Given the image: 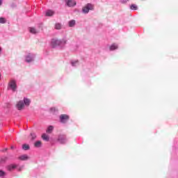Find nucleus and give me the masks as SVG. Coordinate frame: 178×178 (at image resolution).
Instances as JSON below:
<instances>
[{"mask_svg": "<svg viewBox=\"0 0 178 178\" xmlns=\"http://www.w3.org/2000/svg\"><path fill=\"white\" fill-rule=\"evenodd\" d=\"M94 9V6L91 3H88L86 6H85L83 9L82 12L84 13H88L90 10H92Z\"/></svg>", "mask_w": 178, "mask_h": 178, "instance_id": "nucleus-1", "label": "nucleus"}, {"mask_svg": "<svg viewBox=\"0 0 178 178\" xmlns=\"http://www.w3.org/2000/svg\"><path fill=\"white\" fill-rule=\"evenodd\" d=\"M70 117L66 114H62L60 115V121L61 123H66L69 120Z\"/></svg>", "mask_w": 178, "mask_h": 178, "instance_id": "nucleus-2", "label": "nucleus"}, {"mask_svg": "<svg viewBox=\"0 0 178 178\" xmlns=\"http://www.w3.org/2000/svg\"><path fill=\"white\" fill-rule=\"evenodd\" d=\"M8 86L10 88H11V90H13V91H16V88L17 87V86L16 85V81L11 80L9 82Z\"/></svg>", "mask_w": 178, "mask_h": 178, "instance_id": "nucleus-3", "label": "nucleus"}, {"mask_svg": "<svg viewBox=\"0 0 178 178\" xmlns=\"http://www.w3.org/2000/svg\"><path fill=\"white\" fill-rule=\"evenodd\" d=\"M16 106H17V109H18V111H22V109H23V108H24V102H23V101H19L17 102Z\"/></svg>", "mask_w": 178, "mask_h": 178, "instance_id": "nucleus-4", "label": "nucleus"}, {"mask_svg": "<svg viewBox=\"0 0 178 178\" xmlns=\"http://www.w3.org/2000/svg\"><path fill=\"white\" fill-rule=\"evenodd\" d=\"M51 44L53 47H56V45H60L62 44V41L58 39H53L51 41Z\"/></svg>", "mask_w": 178, "mask_h": 178, "instance_id": "nucleus-5", "label": "nucleus"}, {"mask_svg": "<svg viewBox=\"0 0 178 178\" xmlns=\"http://www.w3.org/2000/svg\"><path fill=\"white\" fill-rule=\"evenodd\" d=\"M29 32L31 33V34H38V33H40V31L35 27H29Z\"/></svg>", "mask_w": 178, "mask_h": 178, "instance_id": "nucleus-6", "label": "nucleus"}, {"mask_svg": "<svg viewBox=\"0 0 178 178\" xmlns=\"http://www.w3.org/2000/svg\"><path fill=\"white\" fill-rule=\"evenodd\" d=\"M58 140L60 144H65V143H66V137L65 136H59Z\"/></svg>", "mask_w": 178, "mask_h": 178, "instance_id": "nucleus-7", "label": "nucleus"}, {"mask_svg": "<svg viewBox=\"0 0 178 178\" xmlns=\"http://www.w3.org/2000/svg\"><path fill=\"white\" fill-rule=\"evenodd\" d=\"M67 6H70V7L75 6L76 1L74 0H67Z\"/></svg>", "mask_w": 178, "mask_h": 178, "instance_id": "nucleus-8", "label": "nucleus"}, {"mask_svg": "<svg viewBox=\"0 0 178 178\" xmlns=\"http://www.w3.org/2000/svg\"><path fill=\"white\" fill-rule=\"evenodd\" d=\"M34 147H35V148H41V147H42V142H41V140H37L34 143Z\"/></svg>", "mask_w": 178, "mask_h": 178, "instance_id": "nucleus-9", "label": "nucleus"}, {"mask_svg": "<svg viewBox=\"0 0 178 178\" xmlns=\"http://www.w3.org/2000/svg\"><path fill=\"white\" fill-rule=\"evenodd\" d=\"M33 56H31V54H28L26 57V62H27L28 63H30V62H33Z\"/></svg>", "mask_w": 178, "mask_h": 178, "instance_id": "nucleus-10", "label": "nucleus"}, {"mask_svg": "<svg viewBox=\"0 0 178 178\" xmlns=\"http://www.w3.org/2000/svg\"><path fill=\"white\" fill-rule=\"evenodd\" d=\"M18 159H19V161H27V159H29V156H27V154H24L18 157Z\"/></svg>", "mask_w": 178, "mask_h": 178, "instance_id": "nucleus-11", "label": "nucleus"}, {"mask_svg": "<svg viewBox=\"0 0 178 178\" xmlns=\"http://www.w3.org/2000/svg\"><path fill=\"white\" fill-rule=\"evenodd\" d=\"M42 138L44 140V141H49V136L45 134L42 135Z\"/></svg>", "mask_w": 178, "mask_h": 178, "instance_id": "nucleus-12", "label": "nucleus"}, {"mask_svg": "<svg viewBox=\"0 0 178 178\" xmlns=\"http://www.w3.org/2000/svg\"><path fill=\"white\" fill-rule=\"evenodd\" d=\"M30 99H27V98H24V105H26V106H29L30 105Z\"/></svg>", "mask_w": 178, "mask_h": 178, "instance_id": "nucleus-13", "label": "nucleus"}, {"mask_svg": "<svg viewBox=\"0 0 178 178\" xmlns=\"http://www.w3.org/2000/svg\"><path fill=\"white\" fill-rule=\"evenodd\" d=\"M16 168H17V165H16L15 164H12L10 165L8 168V170H13V169H16Z\"/></svg>", "mask_w": 178, "mask_h": 178, "instance_id": "nucleus-14", "label": "nucleus"}, {"mask_svg": "<svg viewBox=\"0 0 178 178\" xmlns=\"http://www.w3.org/2000/svg\"><path fill=\"white\" fill-rule=\"evenodd\" d=\"M22 149L24 151H28V149H30V145H29L27 144H24V145H22Z\"/></svg>", "mask_w": 178, "mask_h": 178, "instance_id": "nucleus-15", "label": "nucleus"}, {"mask_svg": "<svg viewBox=\"0 0 178 178\" xmlns=\"http://www.w3.org/2000/svg\"><path fill=\"white\" fill-rule=\"evenodd\" d=\"M54 29H56V30H60V29H62V24L60 23H56L55 24Z\"/></svg>", "mask_w": 178, "mask_h": 178, "instance_id": "nucleus-16", "label": "nucleus"}, {"mask_svg": "<svg viewBox=\"0 0 178 178\" xmlns=\"http://www.w3.org/2000/svg\"><path fill=\"white\" fill-rule=\"evenodd\" d=\"M115 49H118V45L116 44H113L110 47V51H115Z\"/></svg>", "mask_w": 178, "mask_h": 178, "instance_id": "nucleus-17", "label": "nucleus"}, {"mask_svg": "<svg viewBox=\"0 0 178 178\" xmlns=\"http://www.w3.org/2000/svg\"><path fill=\"white\" fill-rule=\"evenodd\" d=\"M8 161V157L0 158V165L5 163Z\"/></svg>", "mask_w": 178, "mask_h": 178, "instance_id": "nucleus-18", "label": "nucleus"}, {"mask_svg": "<svg viewBox=\"0 0 178 178\" xmlns=\"http://www.w3.org/2000/svg\"><path fill=\"white\" fill-rule=\"evenodd\" d=\"M54 11L49 10L46 12V16H54Z\"/></svg>", "mask_w": 178, "mask_h": 178, "instance_id": "nucleus-19", "label": "nucleus"}, {"mask_svg": "<svg viewBox=\"0 0 178 178\" xmlns=\"http://www.w3.org/2000/svg\"><path fill=\"white\" fill-rule=\"evenodd\" d=\"M76 24V21L75 20H71L69 22V26L70 27H73Z\"/></svg>", "mask_w": 178, "mask_h": 178, "instance_id": "nucleus-20", "label": "nucleus"}, {"mask_svg": "<svg viewBox=\"0 0 178 178\" xmlns=\"http://www.w3.org/2000/svg\"><path fill=\"white\" fill-rule=\"evenodd\" d=\"M52 130H54V127L53 126H49L47 128V133L51 134V133H52Z\"/></svg>", "mask_w": 178, "mask_h": 178, "instance_id": "nucleus-21", "label": "nucleus"}, {"mask_svg": "<svg viewBox=\"0 0 178 178\" xmlns=\"http://www.w3.org/2000/svg\"><path fill=\"white\" fill-rule=\"evenodd\" d=\"M0 23L1 24H5V23H6V19L4 17H0Z\"/></svg>", "mask_w": 178, "mask_h": 178, "instance_id": "nucleus-22", "label": "nucleus"}, {"mask_svg": "<svg viewBox=\"0 0 178 178\" xmlns=\"http://www.w3.org/2000/svg\"><path fill=\"white\" fill-rule=\"evenodd\" d=\"M6 175V172L5 171L0 170V177H4Z\"/></svg>", "mask_w": 178, "mask_h": 178, "instance_id": "nucleus-23", "label": "nucleus"}, {"mask_svg": "<svg viewBox=\"0 0 178 178\" xmlns=\"http://www.w3.org/2000/svg\"><path fill=\"white\" fill-rule=\"evenodd\" d=\"M130 8H131V10H137V9H138L137 6L136 4L131 5Z\"/></svg>", "mask_w": 178, "mask_h": 178, "instance_id": "nucleus-24", "label": "nucleus"}, {"mask_svg": "<svg viewBox=\"0 0 178 178\" xmlns=\"http://www.w3.org/2000/svg\"><path fill=\"white\" fill-rule=\"evenodd\" d=\"M31 140H35L37 138V136L35 134H31Z\"/></svg>", "mask_w": 178, "mask_h": 178, "instance_id": "nucleus-25", "label": "nucleus"}, {"mask_svg": "<svg viewBox=\"0 0 178 178\" xmlns=\"http://www.w3.org/2000/svg\"><path fill=\"white\" fill-rule=\"evenodd\" d=\"M72 65L73 66H77V65H79V61H74V62H72Z\"/></svg>", "mask_w": 178, "mask_h": 178, "instance_id": "nucleus-26", "label": "nucleus"}, {"mask_svg": "<svg viewBox=\"0 0 178 178\" xmlns=\"http://www.w3.org/2000/svg\"><path fill=\"white\" fill-rule=\"evenodd\" d=\"M51 112H55V111H56V108H51Z\"/></svg>", "mask_w": 178, "mask_h": 178, "instance_id": "nucleus-27", "label": "nucleus"}, {"mask_svg": "<svg viewBox=\"0 0 178 178\" xmlns=\"http://www.w3.org/2000/svg\"><path fill=\"white\" fill-rule=\"evenodd\" d=\"M2 5V0H0V6Z\"/></svg>", "mask_w": 178, "mask_h": 178, "instance_id": "nucleus-28", "label": "nucleus"}, {"mask_svg": "<svg viewBox=\"0 0 178 178\" xmlns=\"http://www.w3.org/2000/svg\"><path fill=\"white\" fill-rule=\"evenodd\" d=\"M13 148H15V147H13V146H11V149H13Z\"/></svg>", "mask_w": 178, "mask_h": 178, "instance_id": "nucleus-29", "label": "nucleus"}, {"mask_svg": "<svg viewBox=\"0 0 178 178\" xmlns=\"http://www.w3.org/2000/svg\"><path fill=\"white\" fill-rule=\"evenodd\" d=\"M1 47H0V52H1Z\"/></svg>", "mask_w": 178, "mask_h": 178, "instance_id": "nucleus-30", "label": "nucleus"}, {"mask_svg": "<svg viewBox=\"0 0 178 178\" xmlns=\"http://www.w3.org/2000/svg\"><path fill=\"white\" fill-rule=\"evenodd\" d=\"M19 170H22V168H20Z\"/></svg>", "mask_w": 178, "mask_h": 178, "instance_id": "nucleus-31", "label": "nucleus"}]
</instances>
